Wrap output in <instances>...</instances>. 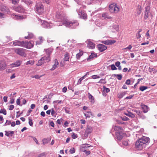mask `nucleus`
<instances>
[{
  "mask_svg": "<svg viewBox=\"0 0 157 157\" xmlns=\"http://www.w3.org/2000/svg\"><path fill=\"white\" fill-rule=\"evenodd\" d=\"M29 125L31 126H32L33 125V120L29 118Z\"/></svg>",
  "mask_w": 157,
  "mask_h": 157,
  "instance_id": "a18cd8bd",
  "label": "nucleus"
},
{
  "mask_svg": "<svg viewBox=\"0 0 157 157\" xmlns=\"http://www.w3.org/2000/svg\"><path fill=\"white\" fill-rule=\"evenodd\" d=\"M14 106L13 105H10V106L9 109L10 110H12L14 108Z\"/></svg>",
  "mask_w": 157,
  "mask_h": 157,
  "instance_id": "bf43d9fd",
  "label": "nucleus"
},
{
  "mask_svg": "<svg viewBox=\"0 0 157 157\" xmlns=\"http://www.w3.org/2000/svg\"><path fill=\"white\" fill-rule=\"evenodd\" d=\"M33 140H34V141L38 145L39 144V143L38 141V140H37V139H36V138L35 137H32Z\"/></svg>",
  "mask_w": 157,
  "mask_h": 157,
  "instance_id": "603ef678",
  "label": "nucleus"
},
{
  "mask_svg": "<svg viewBox=\"0 0 157 157\" xmlns=\"http://www.w3.org/2000/svg\"><path fill=\"white\" fill-rule=\"evenodd\" d=\"M131 82V81L130 79L127 80L125 82V84L127 85H129L130 84Z\"/></svg>",
  "mask_w": 157,
  "mask_h": 157,
  "instance_id": "680f3d73",
  "label": "nucleus"
},
{
  "mask_svg": "<svg viewBox=\"0 0 157 157\" xmlns=\"http://www.w3.org/2000/svg\"><path fill=\"white\" fill-rule=\"evenodd\" d=\"M11 16L13 18L16 20H22L26 18V16L25 15H16L13 13Z\"/></svg>",
  "mask_w": 157,
  "mask_h": 157,
  "instance_id": "9d476101",
  "label": "nucleus"
},
{
  "mask_svg": "<svg viewBox=\"0 0 157 157\" xmlns=\"http://www.w3.org/2000/svg\"><path fill=\"white\" fill-rule=\"evenodd\" d=\"M116 42V41L114 40H108L102 41V43L106 45H111Z\"/></svg>",
  "mask_w": 157,
  "mask_h": 157,
  "instance_id": "2eb2a0df",
  "label": "nucleus"
},
{
  "mask_svg": "<svg viewBox=\"0 0 157 157\" xmlns=\"http://www.w3.org/2000/svg\"><path fill=\"white\" fill-rule=\"evenodd\" d=\"M126 94V92H124L120 93L118 94V97L119 98H122L125 94Z\"/></svg>",
  "mask_w": 157,
  "mask_h": 157,
  "instance_id": "2f4dec72",
  "label": "nucleus"
},
{
  "mask_svg": "<svg viewBox=\"0 0 157 157\" xmlns=\"http://www.w3.org/2000/svg\"><path fill=\"white\" fill-rule=\"evenodd\" d=\"M88 145V144H84L82 145V147L83 148H86L90 147V146L87 147L86 146Z\"/></svg>",
  "mask_w": 157,
  "mask_h": 157,
  "instance_id": "6e6d98bb",
  "label": "nucleus"
},
{
  "mask_svg": "<svg viewBox=\"0 0 157 157\" xmlns=\"http://www.w3.org/2000/svg\"><path fill=\"white\" fill-rule=\"evenodd\" d=\"M22 63V61L21 60H17L16 62H15L14 63H12L11 64V67H18L20 66L21 64Z\"/></svg>",
  "mask_w": 157,
  "mask_h": 157,
  "instance_id": "412c9836",
  "label": "nucleus"
},
{
  "mask_svg": "<svg viewBox=\"0 0 157 157\" xmlns=\"http://www.w3.org/2000/svg\"><path fill=\"white\" fill-rule=\"evenodd\" d=\"M103 91L104 92H105L106 93H108L110 91V90L109 88L106 87L105 86H103Z\"/></svg>",
  "mask_w": 157,
  "mask_h": 157,
  "instance_id": "c9c22d12",
  "label": "nucleus"
},
{
  "mask_svg": "<svg viewBox=\"0 0 157 157\" xmlns=\"http://www.w3.org/2000/svg\"><path fill=\"white\" fill-rule=\"evenodd\" d=\"M40 40L39 41H37L36 42V45H39L41 44L43 42V41L44 40V38L40 36L39 37Z\"/></svg>",
  "mask_w": 157,
  "mask_h": 157,
  "instance_id": "bb28decb",
  "label": "nucleus"
},
{
  "mask_svg": "<svg viewBox=\"0 0 157 157\" xmlns=\"http://www.w3.org/2000/svg\"><path fill=\"white\" fill-rule=\"evenodd\" d=\"M71 136L72 138L74 139H75L77 137V135L74 133H73Z\"/></svg>",
  "mask_w": 157,
  "mask_h": 157,
  "instance_id": "4d7b16f0",
  "label": "nucleus"
},
{
  "mask_svg": "<svg viewBox=\"0 0 157 157\" xmlns=\"http://www.w3.org/2000/svg\"><path fill=\"white\" fill-rule=\"evenodd\" d=\"M54 64L53 65L52 68L50 69L51 71L54 70L56 68H57L59 66V63L56 59L54 60Z\"/></svg>",
  "mask_w": 157,
  "mask_h": 157,
  "instance_id": "6ab92c4d",
  "label": "nucleus"
},
{
  "mask_svg": "<svg viewBox=\"0 0 157 157\" xmlns=\"http://www.w3.org/2000/svg\"><path fill=\"white\" fill-rule=\"evenodd\" d=\"M67 87L65 86V87H64L63 88V89H62V91H63V92L65 93V92H66L67 91Z\"/></svg>",
  "mask_w": 157,
  "mask_h": 157,
  "instance_id": "774afa93",
  "label": "nucleus"
},
{
  "mask_svg": "<svg viewBox=\"0 0 157 157\" xmlns=\"http://www.w3.org/2000/svg\"><path fill=\"white\" fill-rule=\"evenodd\" d=\"M132 48V45L130 44V45H129V46L128 47L124 48V49H128L129 50H130Z\"/></svg>",
  "mask_w": 157,
  "mask_h": 157,
  "instance_id": "0e129e2a",
  "label": "nucleus"
},
{
  "mask_svg": "<svg viewBox=\"0 0 157 157\" xmlns=\"http://www.w3.org/2000/svg\"><path fill=\"white\" fill-rule=\"evenodd\" d=\"M1 10L5 12H8L9 10L6 7L4 6V8L1 9Z\"/></svg>",
  "mask_w": 157,
  "mask_h": 157,
  "instance_id": "de8ad7c7",
  "label": "nucleus"
},
{
  "mask_svg": "<svg viewBox=\"0 0 157 157\" xmlns=\"http://www.w3.org/2000/svg\"><path fill=\"white\" fill-rule=\"evenodd\" d=\"M147 87L146 86H142L140 87V90L143 91L147 89Z\"/></svg>",
  "mask_w": 157,
  "mask_h": 157,
  "instance_id": "4c0bfd02",
  "label": "nucleus"
},
{
  "mask_svg": "<svg viewBox=\"0 0 157 157\" xmlns=\"http://www.w3.org/2000/svg\"><path fill=\"white\" fill-rule=\"evenodd\" d=\"M41 22L42 23L41 25L42 26L45 28H50L52 26V23L46 21H41Z\"/></svg>",
  "mask_w": 157,
  "mask_h": 157,
  "instance_id": "9b49d317",
  "label": "nucleus"
},
{
  "mask_svg": "<svg viewBox=\"0 0 157 157\" xmlns=\"http://www.w3.org/2000/svg\"><path fill=\"white\" fill-rule=\"evenodd\" d=\"M28 36L25 37V39H31L33 36V34L31 33L28 32Z\"/></svg>",
  "mask_w": 157,
  "mask_h": 157,
  "instance_id": "c756f323",
  "label": "nucleus"
},
{
  "mask_svg": "<svg viewBox=\"0 0 157 157\" xmlns=\"http://www.w3.org/2000/svg\"><path fill=\"white\" fill-rule=\"evenodd\" d=\"M122 144L124 145L125 146H127L128 144V141L126 140H123L122 141Z\"/></svg>",
  "mask_w": 157,
  "mask_h": 157,
  "instance_id": "49530a36",
  "label": "nucleus"
},
{
  "mask_svg": "<svg viewBox=\"0 0 157 157\" xmlns=\"http://www.w3.org/2000/svg\"><path fill=\"white\" fill-rule=\"evenodd\" d=\"M6 40L7 41H10L11 40L10 37L7 36L6 37Z\"/></svg>",
  "mask_w": 157,
  "mask_h": 157,
  "instance_id": "e2e57ef3",
  "label": "nucleus"
},
{
  "mask_svg": "<svg viewBox=\"0 0 157 157\" xmlns=\"http://www.w3.org/2000/svg\"><path fill=\"white\" fill-rule=\"evenodd\" d=\"M113 29L115 30L116 32H118L119 29V26L118 25H114L113 26Z\"/></svg>",
  "mask_w": 157,
  "mask_h": 157,
  "instance_id": "7c9ffc66",
  "label": "nucleus"
},
{
  "mask_svg": "<svg viewBox=\"0 0 157 157\" xmlns=\"http://www.w3.org/2000/svg\"><path fill=\"white\" fill-rule=\"evenodd\" d=\"M77 11L78 13V15L80 16V17L86 19L87 18V15L86 13L82 11V10L80 9H77Z\"/></svg>",
  "mask_w": 157,
  "mask_h": 157,
  "instance_id": "1a4fd4ad",
  "label": "nucleus"
},
{
  "mask_svg": "<svg viewBox=\"0 0 157 157\" xmlns=\"http://www.w3.org/2000/svg\"><path fill=\"white\" fill-rule=\"evenodd\" d=\"M93 128V127L89 125H87L84 135V136L85 138H87L88 136V135L92 132Z\"/></svg>",
  "mask_w": 157,
  "mask_h": 157,
  "instance_id": "6e6552de",
  "label": "nucleus"
},
{
  "mask_svg": "<svg viewBox=\"0 0 157 157\" xmlns=\"http://www.w3.org/2000/svg\"><path fill=\"white\" fill-rule=\"evenodd\" d=\"M135 111L139 116H140L141 114L142 113L139 110H135Z\"/></svg>",
  "mask_w": 157,
  "mask_h": 157,
  "instance_id": "13d9d810",
  "label": "nucleus"
},
{
  "mask_svg": "<svg viewBox=\"0 0 157 157\" xmlns=\"http://www.w3.org/2000/svg\"><path fill=\"white\" fill-rule=\"evenodd\" d=\"M82 151L85 153L87 155H88L90 154V151H87L86 150H84Z\"/></svg>",
  "mask_w": 157,
  "mask_h": 157,
  "instance_id": "09e8293b",
  "label": "nucleus"
},
{
  "mask_svg": "<svg viewBox=\"0 0 157 157\" xmlns=\"http://www.w3.org/2000/svg\"><path fill=\"white\" fill-rule=\"evenodd\" d=\"M98 50L101 52H102L105 50L107 47L102 44H99L98 45Z\"/></svg>",
  "mask_w": 157,
  "mask_h": 157,
  "instance_id": "dca6fc26",
  "label": "nucleus"
},
{
  "mask_svg": "<svg viewBox=\"0 0 157 157\" xmlns=\"http://www.w3.org/2000/svg\"><path fill=\"white\" fill-rule=\"evenodd\" d=\"M14 10L17 12L19 13H23L24 11V9L21 6H19L17 7L14 8Z\"/></svg>",
  "mask_w": 157,
  "mask_h": 157,
  "instance_id": "a211bd4d",
  "label": "nucleus"
},
{
  "mask_svg": "<svg viewBox=\"0 0 157 157\" xmlns=\"http://www.w3.org/2000/svg\"><path fill=\"white\" fill-rule=\"evenodd\" d=\"M98 83H102L103 84H105L106 83V82L105 80L104 79H101L98 82Z\"/></svg>",
  "mask_w": 157,
  "mask_h": 157,
  "instance_id": "79ce46f5",
  "label": "nucleus"
},
{
  "mask_svg": "<svg viewBox=\"0 0 157 157\" xmlns=\"http://www.w3.org/2000/svg\"><path fill=\"white\" fill-rule=\"evenodd\" d=\"M141 107L144 113H146L148 112V108L147 106L143 104L141 105Z\"/></svg>",
  "mask_w": 157,
  "mask_h": 157,
  "instance_id": "b1692460",
  "label": "nucleus"
},
{
  "mask_svg": "<svg viewBox=\"0 0 157 157\" xmlns=\"http://www.w3.org/2000/svg\"><path fill=\"white\" fill-rule=\"evenodd\" d=\"M34 62H35L33 60H29V61H28L26 62V65L30 64L31 65H32L34 64Z\"/></svg>",
  "mask_w": 157,
  "mask_h": 157,
  "instance_id": "e433bc0d",
  "label": "nucleus"
},
{
  "mask_svg": "<svg viewBox=\"0 0 157 157\" xmlns=\"http://www.w3.org/2000/svg\"><path fill=\"white\" fill-rule=\"evenodd\" d=\"M36 11L38 14H42L44 12V5L41 2L36 3L35 6Z\"/></svg>",
  "mask_w": 157,
  "mask_h": 157,
  "instance_id": "7ed1b4c3",
  "label": "nucleus"
},
{
  "mask_svg": "<svg viewBox=\"0 0 157 157\" xmlns=\"http://www.w3.org/2000/svg\"><path fill=\"white\" fill-rule=\"evenodd\" d=\"M33 42L30 41L28 42H24V45L23 47L27 48H30L33 47Z\"/></svg>",
  "mask_w": 157,
  "mask_h": 157,
  "instance_id": "ddd939ff",
  "label": "nucleus"
},
{
  "mask_svg": "<svg viewBox=\"0 0 157 157\" xmlns=\"http://www.w3.org/2000/svg\"><path fill=\"white\" fill-rule=\"evenodd\" d=\"M24 41H20L19 40H15L13 42V44L14 46H21L23 47L24 45Z\"/></svg>",
  "mask_w": 157,
  "mask_h": 157,
  "instance_id": "f3484780",
  "label": "nucleus"
},
{
  "mask_svg": "<svg viewBox=\"0 0 157 157\" xmlns=\"http://www.w3.org/2000/svg\"><path fill=\"white\" fill-rule=\"evenodd\" d=\"M0 113H3L4 115H6V111L4 109H1L0 111Z\"/></svg>",
  "mask_w": 157,
  "mask_h": 157,
  "instance_id": "a19ab883",
  "label": "nucleus"
},
{
  "mask_svg": "<svg viewBox=\"0 0 157 157\" xmlns=\"http://www.w3.org/2000/svg\"><path fill=\"white\" fill-rule=\"evenodd\" d=\"M136 37L137 39H139L141 37V35L140 33L137 32L136 35Z\"/></svg>",
  "mask_w": 157,
  "mask_h": 157,
  "instance_id": "3c124183",
  "label": "nucleus"
},
{
  "mask_svg": "<svg viewBox=\"0 0 157 157\" xmlns=\"http://www.w3.org/2000/svg\"><path fill=\"white\" fill-rule=\"evenodd\" d=\"M96 57H97V54L94 53H91V55L89 56V57L87 58V60H89Z\"/></svg>",
  "mask_w": 157,
  "mask_h": 157,
  "instance_id": "a878e982",
  "label": "nucleus"
},
{
  "mask_svg": "<svg viewBox=\"0 0 157 157\" xmlns=\"http://www.w3.org/2000/svg\"><path fill=\"white\" fill-rule=\"evenodd\" d=\"M102 17H104V18H107V19H111V17L108 15V14L106 13H104L102 14Z\"/></svg>",
  "mask_w": 157,
  "mask_h": 157,
  "instance_id": "cd10ccee",
  "label": "nucleus"
},
{
  "mask_svg": "<svg viewBox=\"0 0 157 157\" xmlns=\"http://www.w3.org/2000/svg\"><path fill=\"white\" fill-rule=\"evenodd\" d=\"M70 152L71 154L74 153L75 152L74 148H72L70 150Z\"/></svg>",
  "mask_w": 157,
  "mask_h": 157,
  "instance_id": "5fc2aeb1",
  "label": "nucleus"
},
{
  "mask_svg": "<svg viewBox=\"0 0 157 157\" xmlns=\"http://www.w3.org/2000/svg\"><path fill=\"white\" fill-rule=\"evenodd\" d=\"M109 66L111 67V69L112 70H116L117 69L114 64H112L110 65Z\"/></svg>",
  "mask_w": 157,
  "mask_h": 157,
  "instance_id": "37998d69",
  "label": "nucleus"
},
{
  "mask_svg": "<svg viewBox=\"0 0 157 157\" xmlns=\"http://www.w3.org/2000/svg\"><path fill=\"white\" fill-rule=\"evenodd\" d=\"M134 95H130V96L127 97L125 98L126 99H131L133 97Z\"/></svg>",
  "mask_w": 157,
  "mask_h": 157,
  "instance_id": "338daca9",
  "label": "nucleus"
},
{
  "mask_svg": "<svg viewBox=\"0 0 157 157\" xmlns=\"http://www.w3.org/2000/svg\"><path fill=\"white\" fill-rule=\"evenodd\" d=\"M114 76H116L117 77L118 79L119 80H121L122 78V76L120 74H114L113 75Z\"/></svg>",
  "mask_w": 157,
  "mask_h": 157,
  "instance_id": "72a5a7b5",
  "label": "nucleus"
},
{
  "mask_svg": "<svg viewBox=\"0 0 157 157\" xmlns=\"http://www.w3.org/2000/svg\"><path fill=\"white\" fill-rule=\"evenodd\" d=\"M83 55V52H80L79 53L76 54V57L77 59H79L82 55Z\"/></svg>",
  "mask_w": 157,
  "mask_h": 157,
  "instance_id": "58836bf2",
  "label": "nucleus"
},
{
  "mask_svg": "<svg viewBox=\"0 0 157 157\" xmlns=\"http://www.w3.org/2000/svg\"><path fill=\"white\" fill-rule=\"evenodd\" d=\"M148 137L143 136L139 139L136 143V148L141 149L143 147H145V144L149 141Z\"/></svg>",
  "mask_w": 157,
  "mask_h": 157,
  "instance_id": "f03ea898",
  "label": "nucleus"
},
{
  "mask_svg": "<svg viewBox=\"0 0 157 157\" xmlns=\"http://www.w3.org/2000/svg\"><path fill=\"white\" fill-rule=\"evenodd\" d=\"M114 130L116 131V132H122L123 129L122 128L119 126L115 125L113 127Z\"/></svg>",
  "mask_w": 157,
  "mask_h": 157,
  "instance_id": "aec40b11",
  "label": "nucleus"
},
{
  "mask_svg": "<svg viewBox=\"0 0 157 157\" xmlns=\"http://www.w3.org/2000/svg\"><path fill=\"white\" fill-rule=\"evenodd\" d=\"M140 118H141L142 119H144L146 118L145 116L142 114V113L141 114V115L139 116Z\"/></svg>",
  "mask_w": 157,
  "mask_h": 157,
  "instance_id": "864d4df0",
  "label": "nucleus"
},
{
  "mask_svg": "<svg viewBox=\"0 0 157 157\" xmlns=\"http://www.w3.org/2000/svg\"><path fill=\"white\" fill-rule=\"evenodd\" d=\"M84 115L86 118H90L93 116L92 113L90 111H87L84 113Z\"/></svg>",
  "mask_w": 157,
  "mask_h": 157,
  "instance_id": "393cba45",
  "label": "nucleus"
},
{
  "mask_svg": "<svg viewBox=\"0 0 157 157\" xmlns=\"http://www.w3.org/2000/svg\"><path fill=\"white\" fill-rule=\"evenodd\" d=\"M42 142L43 144L44 145L48 143L49 142V140L47 138H44L42 140Z\"/></svg>",
  "mask_w": 157,
  "mask_h": 157,
  "instance_id": "f704fd0d",
  "label": "nucleus"
},
{
  "mask_svg": "<svg viewBox=\"0 0 157 157\" xmlns=\"http://www.w3.org/2000/svg\"><path fill=\"white\" fill-rule=\"evenodd\" d=\"M149 71L150 72H151L153 71H155V69L154 68H149L148 69Z\"/></svg>",
  "mask_w": 157,
  "mask_h": 157,
  "instance_id": "69168bd1",
  "label": "nucleus"
},
{
  "mask_svg": "<svg viewBox=\"0 0 157 157\" xmlns=\"http://www.w3.org/2000/svg\"><path fill=\"white\" fill-rule=\"evenodd\" d=\"M56 17L58 19L59 21L61 22L63 25L71 29L75 28L78 25V23L76 21L68 20L61 12H57Z\"/></svg>",
  "mask_w": 157,
  "mask_h": 157,
  "instance_id": "f257e3e1",
  "label": "nucleus"
},
{
  "mask_svg": "<svg viewBox=\"0 0 157 157\" xmlns=\"http://www.w3.org/2000/svg\"><path fill=\"white\" fill-rule=\"evenodd\" d=\"M16 103L17 105H19L20 104V98H18L16 101Z\"/></svg>",
  "mask_w": 157,
  "mask_h": 157,
  "instance_id": "052dcab7",
  "label": "nucleus"
},
{
  "mask_svg": "<svg viewBox=\"0 0 157 157\" xmlns=\"http://www.w3.org/2000/svg\"><path fill=\"white\" fill-rule=\"evenodd\" d=\"M6 67V63L3 60H0V71L5 70Z\"/></svg>",
  "mask_w": 157,
  "mask_h": 157,
  "instance_id": "4468645a",
  "label": "nucleus"
},
{
  "mask_svg": "<svg viewBox=\"0 0 157 157\" xmlns=\"http://www.w3.org/2000/svg\"><path fill=\"white\" fill-rule=\"evenodd\" d=\"M62 102V101L61 100H58L55 101H53V103L54 104H56L57 103L60 104Z\"/></svg>",
  "mask_w": 157,
  "mask_h": 157,
  "instance_id": "c03bdc74",
  "label": "nucleus"
},
{
  "mask_svg": "<svg viewBox=\"0 0 157 157\" xmlns=\"http://www.w3.org/2000/svg\"><path fill=\"white\" fill-rule=\"evenodd\" d=\"M109 10L111 13H117L119 11V7L117 6L116 4H113L109 6Z\"/></svg>",
  "mask_w": 157,
  "mask_h": 157,
  "instance_id": "39448f33",
  "label": "nucleus"
},
{
  "mask_svg": "<svg viewBox=\"0 0 157 157\" xmlns=\"http://www.w3.org/2000/svg\"><path fill=\"white\" fill-rule=\"evenodd\" d=\"M50 60L51 59L49 56H44L39 60L36 65L38 66H41L44 63L48 62L50 61Z\"/></svg>",
  "mask_w": 157,
  "mask_h": 157,
  "instance_id": "20e7f679",
  "label": "nucleus"
},
{
  "mask_svg": "<svg viewBox=\"0 0 157 157\" xmlns=\"http://www.w3.org/2000/svg\"><path fill=\"white\" fill-rule=\"evenodd\" d=\"M69 58V56L68 53H67L64 55V57L63 59L64 60L66 61H68Z\"/></svg>",
  "mask_w": 157,
  "mask_h": 157,
  "instance_id": "473e14b6",
  "label": "nucleus"
},
{
  "mask_svg": "<svg viewBox=\"0 0 157 157\" xmlns=\"http://www.w3.org/2000/svg\"><path fill=\"white\" fill-rule=\"evenodd\" d=\"M92 78L93 79H95L96 78H99L100 76L97 75H94L92 76Z\"/></svg>",
  "mask_w": 157,
  "mask_h": 157,
  "instance_id": "8fccbe9b",
  "label": "nucleus"
},
{
  "mask_svg": "<svg viewBox=\"0 0 157 157\" xmlns=\"http://www.w3.org/2000/svg\"><path fill=\"white\" fill-rule=\"evenodd\" d=\"M86 42L87 44V47L91 49H93L94 48L95 44L90 40H87Z\"/></svg>",
  "mask_w": 157,
  "mask_h": 157,
  "instance_id": "f8f14e48",
  "label": "nucleus"
},
{
  "mask_svg": "<svg viewBox=\"0 0 157 157\" xmlns=\"http://www.w3.org/2000/svg\"><path fill=\"white\" fill-rule=\"evenodd\" d=\"M125 114L126 116L132 118H134L135 117V115L131 112H128L125 113Z\"/></svg>",
  "mask_w": 157,
  "mask_h": 157,
  "instance_id": "c85d7f7f",
  "label": "nucleus"
},
{
  "mask_svg": "<svg viewBox=\"0 0 157 157\" xmlns=\"http://www.w3.org/2000/svg\"><path fill=\"white\" fill-rule=\"evenodd\" d=\"M115 134L116 136L117 139L119 140H121L123 138L122 132H115Z\"/></svg>",
  "mask_w": 157,
  "mask_h": 157,
  "instance_id": "5701e85b",
  "label": "nucleus"
},
{
  "mask_svg": "<svg viewBox=\"0 0 157 157\" xmlns=\"http://www.w3.org/2000/svg\"><path fill=\"white\" fill-rule=\"evenodd\" d=\"M150 7L149 6H147L145 7L144 10V19L146 20L148 18L149 16H151L152 18V15L151 14L150 10Z\"/></svg>",
  "mask_w": 157,
  "mask_h": 157,
  "instance_id": "423d86ee",
  "label": "nucleus"
},
{
  "mask_svg": "<svg viewBox=\"0 0 157 157\" xmlns=\"http://www.w3.org/2000/svg\"><path fill=\"white\" fill-rule=\"evenodd\" d=\"M53 49L52 48H49L47 49H44V52H45L46 54L48 55V56H49L51 53H52Z\"/></svg>",
  "mask_w": 157,
  "mask_h": 157,
  "instance_id": "4be33fe9",
  "label": "nucleus"
},
{
  "mask_svg": "<svg viewBox=\"0 0 157 157\" xmlns=\"http://www.w3.org/2000/svg\"><path fill=\"white\" fill-rule=\"evenodd\" d=\"M51 115L52 116L56 117V113L55 111L54 110L53 108H52L51 109Z\"/></svg>",
  "mask_w": 157,
  "mask_h": 157,
  "instance_id": "ea45409f",
  "label": "nucleus"
},
{
  "mask_svg": "<svg viewBox=\"0 0 157 157\" xmlns=\"http://www.w3.org/2000/svg\"><path fill=\"white\" fill-rule=\"evenodd\" d=\"M14 51L17 54L21 56H25L26 54L25 53V50L23 48H17L13 49Z\"/></svg>",
  "mask_w": 157,
  "mask_h": 157,
  "instance_id": "0eeeda50",
  "label": "nucleus"
}]
</instances>
